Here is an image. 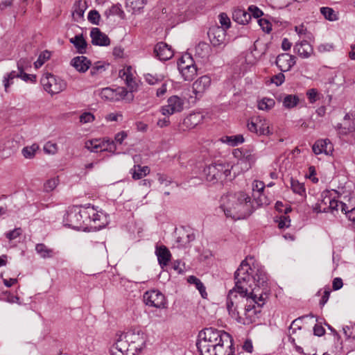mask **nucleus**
I'll return each mask as SVG.
<instances>
[{
    "mask_svg": "<svg viewBox=\"0 0 355 355\" xmlns=\"http://www.w3.org/2000/svg\"><path fill=\"white\" fill-rule=\"evenodd\" d=\"M104 15L107 19H108L110 16L114 15L119 16L121 19H124L125 17V12L122 10V7L120 3L112 5L110 8L105 11Z\"/></svg>",
    "mask_w": 355,
    "mask_h": 355,
    "instance_id": "nucleus-33",
    "label": "nucleus"
},
{
    "mask_svg": "<svg viewBox=\"0 0 355 355\" xmlns=\"http://www.w3.org/2000/svg\"><path fill=\"white\" fill-rule=\"evenodd\" d=\"M178 67L185 81H191L197 75L196 64L189 54H184L179 59Z\"/></svg>",
    "mask_w": 355,
    "mask_h": 355,
    "instance_id": "nucleus-7",
    "label": "nucleus"
},
{
    "mask_svg": "<svg viewBox=\"0 0 355 355\" xmlns=\"http://www.w3.org/2000/svg\"><path fill=\"white\" fill-rule=\"evenodd\" d=\"M248 269H250V263L246 259L234 272L235 286L229 291L226 302L230 316L245 325L256 322L261 313V308L256 305L254 299L247 297L250 285L254 282L253 278L248 274Z\"/></svg>",
    "mask_w": 355,
    "mask_h": 355,
    "instance_id": "nucleus-1",
    "label": "nucleus"
},
{
    "mask_svg": "<svg viewBox=\"0 0 355 355\" xmlns=\"http://www.w3.org/2000/svg\"><path fill=\"white\" fill-rule=\"evenodd\" d=\"M119 339L114 343V345L111 348V355H128V352H126L125 348L121 349L119 346Z\"/></svg>",
    "mask_w": 355,
    "mask_h": 355,
    "instance_id": "nucleus-60",
    "label": "nucleus"
},
{
    "mask_svg": "<svg viewBox=\"0 0 355 355\" xmlns=\"http://www.w3.org/2000/svg\"><path fill=\"white\" fill-rule=\"evenodd\" d=\"M312 150L315 155L325 153L329 155L333 150V146L329 139H320L315 141L312 147Z\"/></svg>",
    "mask_w": 355,
    "mask_h": 355,
    "instance_id": "nucleus-22",
    "label": "nucleus"
},
{
    "mask_svg": "<svg viewBox=\"0 0 355 355\" xmlns=\"http://www.w3.org/2000/svg\"><path fill=\"white\" fill-rule=\"evenodd\" d=\"M295 62V57L286 53L279 54L275 61L276 65L282 72L289 71Z\"/></svg>",
    "mask_w": 355,
    "mask_h": 355,
    "instance_id": "nucleus-13",
    "label": "nucleus"
},
{
    "mask_svg": "<svg viewBox=\"0 0 355 355\" xmlns=\"http://www.w3.org/2000/svg\"><path fill=\"white\" fill-rule=\"evenodd\" d=\"M232 166L227 162H214L204 168L206 180L213 183L225 180L230 175Z\"/></svg>",
    "mask_w": 355,
    "mask_h": 355,
    "instance_id": "nucleus-5",
    "label": "nucleus"
},
{
    "mask_svg": "<svg viewBox=\"0 0 355 355\" xmlns=\"http://www.w3.org/2000/svg\"><path fill=\"white\" fill-rule=\"evenodd\" d=\"M35 251L43 259L52 258L55 254L53 249L49 248L44 243H37Z\"/></svg>",
    "mask_w": 355,
    "mask_h": 355,
    "instance_id": "nucleus-34",
    "label": "nucleus"
},
{
    "mask_svg": "<svg viewBox=\"0 0 355 355\" xmlns=\"http://www.w3.org/2000/svg\"><path fill=\"white\" fill-rule=\"evenodd\" d=\"M275 104L274 99L264 97L258 101V108L261 110H269L274 107Z\"/></svg>",
    "mask_w": 355,
    "mask_h": 355,
    "instance_id": "nucleus-45",
    "label": "nucleus"
},
{
    "mask_svg": "<svg viewBox=\"0 0 355 355\" xmlns=\"http://www.w3.org/2000/svg\"><path fill=\"white\" fill-rule=\"evenodd\" d=\"M202 120V115L200 113H193L188 115L183 121V125L187 128H195Z\"/></svg>",
    "mask_w": 355,
    "mask_h": 355,
    "instance_id": "nucleus-32",
    "label": "nucleus"
},
{
    "mask_svg": "<svg viewBox=\"0 0 355 355\" xmlns=\"http://www.w3.org/2000/svg\"><path fill=\"white\" fill-rule=\"evenodd\" d=\"M40 83L44 89L51 95L59 94L67 87V83L64 80L50 73H44Z\"/></svg>",
    "mask_w": 355,
    "mask_h": 355,
    "instance_id": "nucleus-6",
    "label": "nucleus"
},
{
    "mask_svg": "<svg viewBox=\"0 0 355 355\" xmlns=\"http://www.w3.org/2000/svg\"><path fill=\"white\" fill-rule=\"evenodd\" d=\"M277 222L278 223L279 228L283 229L290 226L291 219L288 216H282Z\"/></svg>",
    "mask_w": 355,
    "mask_h": 355,
    "instance_id": "nucleus-62",
    "label": "nucleus"
},
{
    "mask_svg": "<svg viewBox=\"0 0 355 355\" xmlns=\"http://www.w3.org/2000/svg\"><path fill=\"white\" fill-rule=\"evenodd\" d=\"M118 346L121 349H124L125 348L126 352H128V355H136L145 347L135 342H126V338H124V337L121 336L119 338Z\"/></svg>",
    "mask_w": 355,
    "mask_h": 355,
    "instance_id": "nucleus-19",
    "label": "nucleus"
},
{
    "mask_svg": "<svg viewBox=\"0 0 355 355\" xmlns=\"http://www.w3.org/2000/svg\"><path fill=\"white\" fill-rule=\"evenodd\" d=\"M256 159L257 156L254 153V148H243V163L246 164V168H251L252 165L254 164Z\"/></svg>",
    "mask_w": 355,
    "mask_h": 355,
    "instance_id": "nucleus-30",
    "label": "nucleus"
},
{
    "mask_svg": "<svg viewBox=\"0 0 355 355\" xmlns=\"http://www.w3.org/2000/svg\"><path fill=\"white\" fill-rule=\"evenodd\" d=\"M109 66V64L105 62L98 61L94 63L92 67L90 73L92 76H96L106 70V68Z\"/></svg>",
    "mask_w": 355,
    "mask_h": 355,
    "instance_id": "nucleus-48",
    "label": "nucleus"
},
{
    "mask_svg": "<svg viewBox=\"0 0 355 355\" xmlns=\"http://www.w3.org/2000/svg\"><path fill=\"white\" fill-rule=\"evenodd\" d=\"M145 80L150 85H156L162 82V78L161 76L157 75L154 76L150 73H148L144 76Z\"/></svg>",
    "mask_w": 355,
    "mask_h": 355,
    "instance_id": "nucleus-58",
    "label": "nucleus"
},
{
    "mask_svg": "<svg viewBox=\"0 0 355 355\" xmlns=\"http://www.w3.org/2000/svg\"><path fill=\"white\" fill-rule=\"evenodd\" d=\"M31 61L28 58H21L17 62V67L19 72L24 71L26 69L31 67Z\"/></svg>",
    "mask_w": 355,
    "mask_h": 355,
    "instance_id": "nucleus-57",
    "label": "nucleus"
},
{
    "mask_svg": "<svg viewBox=\"0 0 355 355\" xmlns=\"http://www.w3.org/2000/svg\"><path fill=\"white\" fill-rule=\"evenodd\" d=\"M121 336L126 338V342H135L144 347L146 345V336L141 330L130 329Z\"/></svg>",
    "mask_w": 355,
    "mask_h": 355,
    "instance_id": "nucleus-16",
    "label": "nucleus"
},
{
    "mask_svg": "<svg viewBox=\"0 0 355 355\" xmlns=\"http://www.w3.org/2000/svg\"><path fill=\"white\" fill-rule=\"evenodd\" d=\"M78 210L80 211L81 221L83 223V227L85 225H91L89 218V214L91 213L89 211V206L78 207Z\"/></svg>",
    "mask_w": 355,
    "mask_h": 355,
    "instance_id": "nucleus-47",
    "label": "nucleus"
},
{
    "mask_svg": "<svg viewBox=\"0 0 355 355\" xmlns=\"http://www.w3.org/2000/svg\"><path fill=\"white\" fill-rule=\"evenodd\" d=\"M38 149V146L34 144L31 146H26L23 148L22 154L24 157L27 159H31L35 156V152Z\"/></svg>",
    "mask_w": 355,
    "mask_h": 355,
    "instance_id": "nucleus-54",
    "label": "nucleus"
},
{
    "mask_svg": "<svg viewBox=\"0 0 355 355\" xmlns=\"http://www.w3.org/2000/svg\"><path fill=\"white\" fill-rule=\"evenodd\" d=\"M146 4V0H126L125 6L132 14H139Z\"/></svg>",
    "mask_w": 355,
    "mask_h": 355,
    "instance_id": "nucleus-29",
    "label": "nucleus"
},
{
    "mask_svg": "<svg viewBox=\"0 0 355 355\" xmlns=\"http://www.w3.org/2000/svg\"><path fill=\"white\" fill-rule=\"evenodd\" d=\"M66 225L73 229H80L84 227L81 221V216L78 207H74L67 211L64 217Z\"/></svg>",
    "mask_w": 355,
    "mask_h": 355,
    "instance_id": "nucleus-11",
    "label": "nucleus"
},
{
    "mask_svg": "<svg viewBox=\"0 0 355 355\" xmlns=\"http://www.w3.org/2000/svg\"><path fill=\"white\" fill-rule=\"evenodd\" d=\"M94 116L90 112H84L80 116V121L82 123H87L94 121Z\"/></svg>",
    "mask_w": 355,
    "mask_h": 355,
    "instance_id": "nucleus-64",
    "label": "nucleus"
},
{
    "mask_svg": "<svg viewBox=\"0 0 355 355\" xmlns=\"http://www.w3.org/2000/svg\"><path fill=\"white\" fill-rule=\"evenodd\" d=\"M87 19L92 24L98 25L101 15L97 10H92L88 13Z\"/></svg>",
    "mask_w": 355,
    "mask_h": 355,
    "instance_id": "nucleus-56",
    "label": "nucleus"
},
{
    "mask_svg": "<svg viewBox=\"0 0 355 355\" xmlns=\"http://www.w3.org/2000/svg\"><path fill=\"white\" fill-rule=\"evenodd\" d=\"M71 65L80 73L86 72L92 66L91 61L85 56L80 55L74 57L71 60Z\"/></svg>",
    "mask_w": 355,
    "mask_h": 355,
    "instance_id": "nucleus-21",
    "label": "nucleus"
},
{
    "mask_svg": "<svg viewBox=\"0 0 355 355\" xmlns=\"http://www.w3.org/2000/svg\"><path fill=\"white\" fill-rule=\"evenodd\" d=\"M211 53V49L209 44L205 42H200L196 46V55L202 58L207 59Z\"/></svg>",
    "mask_w": 355,
    "mask_h": 355,
    "instance_id": "nucleus-28",
    "label": "nucleus"
},
{
    "mask_svg": "<svg viewBox=\"0 0 355 355\" xmlns=\"http://www.w3.org/2000/svg\"><path fill=\"white\" fill-rule=\"evenodd\" d=\"M248 274L252 277L254 279V282L250 285V292L247 295L248 297H252L256 302V305L258 308L261 307L264 305L266 297L263 296V293L259 294L257 293V287H264L266 285L268 277L265 271L262 268H252L250 266V269H248Z\"/></svg>",
    "mask_w": 355,
    "mask_h": 355,
    "instance_id": "nucleus-4",
    "label": "nucleus"
},
{
    "mask_svg": "<svg viewBox=\"0 0 355 355\" xmlns=\"http://www.w3.org/2000/svg\"><path fill=\"white\" fill-rule=\"evenodd\" d=\"M144 302L146 305L157 309L166 307V300L164 294L158 290H151L144 293Z\"/></svg>",
    "mask_w": 355,
    "mask_h": 355,
    "instance_id": "nucleus-8",
    "label": "nucleus"
},
{
    "mask_svg": "<svg viewBox=\"0 0 355 355\" xmlns=\"http://www.w3.org/2000/svg\"><path fill=\"white\" fill-rule=\"evenodd\" d=\"M248 10L251 17L253 16L256 19L261 17L263 15V11L254 5L250 6Z\"/></svg>",
    "mask_w": 355,
    "mask_h": 355,
    "instance_id": "nucleus-59",
    "label": "nucleus"
},
{
    "mask_svg": "<svg viewBox=\"0 0 355 355\" xmlns=\"http://www.w3.org/2000/svg\"><path fill=\"white\" fill-rule=\"evenodd\" d=\"M255 209L250 198L244 192H238L228 197L223 205V210L227 217L234 220L244 219L248 217Z\"/></svg>",
    "mask_w": 355,
    "mask_h": 355,
    "instance_id": "nucleus-3",
    "label": "nucleus"
},
{
    "mask_svg": "<svg viewBox=\"0 0 355 355\" xmlns=\"http://www.w3.org/2000/svg\"><path fill=\"white\" fill-rule=\"evenodd\" d=\"M232 19L240 24H246L251 19L250 14L245 10L241 8H236L232 12Z\"/></svg>",
    "mask_w": 355,
    "mask_h": 355,
    "instance_id": "nucleus-25",
    "label": "nucleus"
},
{
    "mask_svg": "<svg viewBox=\"0 0 355 355\" xmlns=\"http://www.w3.org/2000/svg\"><path fill=\"white\" fill-rule=\"evenodd\" d=\"M320 13L324 16V19L328 21H335L338 19V13L331 8L322 7L320 8Z\"/></svg>",
    "mask_w": 355,
    "mask_h": 355,
    "instance_id": "nucleus-40",
    "label": "nucleus"
},
{
    "mask_svg": "<svg viewBox=\"0 0 355 355\" xmlns=\"http://www.w3.org/2000/svg\"><path fill=\"white\" fill-rule=\"evenodd\" d=\"M291 189L294 193L300 196H303L305 193L304 184L293 179L291 180Z\"/></svg>",
    "mask_w": 355,
    "mask_h": 355,
    "instance_id": "nucleus-52",
    "label": "nucleus"
},
{
    "mask_svg": "<svg viewBox=\"0 0 355 355\" xmlns=\"http://www.w3.org/2000/svg\"><path fill=\"white\" fill-rule=\"evenodd\" d=\"M155 254L157 257L159 264L162 268L167 266L171 260V252L165 245L156 247Z\"/></svg>",
    "mask_w": 355,
    "mask_h": 355,
    "instance_id": "nucleus-24",
    "label": "nucleus"
},
{
    "mask_svg": "<svg viewBox=\"0 0 355 355\" xmlns=\"http://www.w3.org/2000/svg\"><path fill=\"white\" fill-rule=\"evenodd\" d=\"M300 103V98L296 95L288 94L283 100V105L287 109H291L297 106Z\"/></svg>",
    "mask_w": 355,
    "mask_h": 355,
    "instance_id": "nucleus-42",
    "label": "nucleus"
},
{
    "mask_svg": "<svg viewBox=\"0 0 355 355\" xmlns=\"http://www.w3.org/2000/svg\"><path fill=\"white\" fill-rule=\"evenodd\" d=\"M59 184V180L58 178H53L48 180L44 184V191L49 193L53 191Z\"/></svg>",
    "mask_w": 355,
    "mask_h": 355,
    "instance_id": "nucleus-50",
    "label": "nucleus"
},
{
    "mask_svg": "<svg viewBox=\"0 0 355 355\" xmlns=\"http://www.w3.org/2000/svg\"><path fill=\"white\" fill-rule=\"evenodd\" d=\"M187 281L189 284H194L196 286V288L199 291L203 298L207 295L205 286L200 279L197 278L196 276L191 275L188 277Z\"/></svg>",
    "mask_w": 355,
    "mask_h": 355,
    "instance_id": "nucleus-39",
    "label": "nucleus"
},
{
    "mask_svg": "<svg viewBox=\"0 0 355 355\" xmlns=\"http://www.w3.org/2000/svg\"><path fill=\"white\" fill-rule=\"evenodd\" d=\"M101 152L107 151L110 153H114L116 150V146L114 140H111L109 138L101 139Z\"/></svg>",
    "mask_w": 355,
    "mask_h": 355,
    "instance_id": "nucleus-44",
    "label": "nucleus"
},
{
    "mask_svg": "<svg viewBox=\"0 0 355 355\" xmlns=\"http://www.w3.org/2000/svg\"><path fill=\"white\" fill-rule=\"evenodd\" d=\"M87 8L85 1L77 0L73 6L72 17L74 21H79L84 17L85 10Z\"/></svg>",
    "mask_w": 355,
    "mask_h": 355,
    "instance_id": "nucleus-26",
    "label": "nucleus"
},
{
    "mask_svg": "<svg viewBox=\"0 0 355 355\" xmlns=\"http://www.w3.org/2000/svg\"><path fill=\"white\" fill-rule=\"evenodd\" d=\"M119 76L125 82L127 87L134 92L137 89V83L134 80L132 69L130 66L119 71Z\"/></svg>",
    "mask_w": 355,
    "mask_h": 355,
    "instance_id": "nucleus-23",
    "label": "nucleus"
},
{
    "mask_svg": "<svg viewBox=\"0 0 355 355\" xmlns=\"http://www.w3.org/2000/svg\"><path fill=\"white\" fill-rule=\"evenodd\" d=\"M118 346L121 349H124L125 348L126 352H128V355H136L145 347L135 342H126V338H124V337L121 336L119 338Z\"/></svg>",
    "mask_w": 355,
    "mask_h": 355,
    "instance_id": "nucleus-18",
    "label": "nucleus"
},
{
    "mask_svg": "<svg viewBox=\"0 0 355 355\" xmlns=\"http://www.w3.org/2000/svg\"><path fill=\"white\" fill-rule=\"evenodd\" d=\"M101 139H94L87 141L85 144V147L91 152L97 153L101 152Z\"/></svg>",
    "mask_w": 355,
    "mask_h": 355,
    "instance_id": "nucleus-43",
    "label": "nucleus"
},
{
    "mask_svg": "<svg viewBox=\"0 0 355 355\" xmlns=\"http://www.w3.org/2000/svg\"><path fill=\"white\" fill-rule=\"evenodd\" d=\"M50 58V52L48 51H43L41 53L37 60L34 62L35 68L41 67L44 62Z\"/></svg>",
    "mask_w": 355,
    "mask_h": 355,
    "instance_id": "nucleus-53",
    "label": "nucleus"
},
{
    "mask_svg": "<svg viewBox=\"0 0 355 355\" xmlns=\"http://www.w3.org/2000/svg\"><path fill=\"white\" fill-rule=\"evenodd\" d=\"M211 83L210 76L205 75L198 78L192 85L193 92L196 98H200L209 88Z\"/></svg>",
    "mask_w": 355,
    "mask_h": 355,
    "instance_id": "nucleus-12",
    "label": "nucleus"
},
{
    "mask_svg": "<svg viewBox=\"0 0 355 355\" xmlns=\"http://www.w3.org/2000/svg\"><path fill=\"white\" fill-rule=\"evenodd\" d=\"M252 194L255 193L263 192L265 189V184L262 181L254 180L252 182Z\"/></svg>",
    "mask_w": 355,
    "mask_h": 355,
    "instance_id": "nucleus-61",
    "label": "nucleus"
},
{
    "mask_svg": "<svg viewBox=\"0 0 355 355\" xmlns=\"http://www.w3.org/2000/svg\"><path fill=\"white\" fill-rule=\"evenodd\" d=\"M318 92L316 89L312 88L306 92V96L310 103H313L318 100Z\"/></svg>",
    "mask_w": 355,
    "mask_h": 355,
    "instance_id": "nucleus-63",
    "label": "nucleus"
},
{
    "mask_svg": "<svg viewBox=\"0 0 355 355\" xmlns=\"http://www.w3.org/2000/svg\"><path fill=\"white\" fill-rule=\"evenodd\" d=\"M222 141L230 146L234 147L243 144L245 141V139L243 135H236L232 136H225L222 139Z\"/></svg>",
    "mask_w": 355,
    "mask_h": 355,
    "instance_id": "nucleus-41",
    "label": "nucleus"
},
{
    "mask_svg": "<svg viewBox=\"0 0 355 355\" xmlns=\"http://www.w3.org/2000/svg\"><path fill=\"white\" fill-rule=\"evenodd\" d=\"M154 54L159 60L166 61L173 56V51L166 43L162 42L155 46Z\"/></svg>",
    "mask_w": 355,
    "mask_h": 355,
    "instance_id": "nucleus-14",
    "label": "nucleus"
},
{
    "mask_svg": "<svg viewBox=\"0 0 355 355\" xmlns=\"http://www.w3.org/2000/svg\"><path fill=\"white\" fill-rule=\"evenodd\" d=\"M69 42L73 44L78 53L84 54L86 53L87 43L82 34L76 35L75 37L71 38Z\"/></svg>",
    "mask_w": 355,
    "mask_h": 355,
    "instance_id": "nucleus-27",
    "label": "nucleus"
},
{
    "mask_svg": "<svg viewBox=\"0 0 355 355\" xmlns=\"http://www.w3.org/2000/svg\"><path fill=\"white\" fill-rule=\"evenodd\" d=\"M89 213H91L89 214L90 223L92 222H93L95 227H102L103 225L98 223L101 215L98 214V212L94 208V207H91L89 205Z\"/></svg>",
    "mask_w": 355,
    "mask_h": 355,
    "instance_id": "nucleus-49",
    "label": "nucleus"
},
{
    "mask_svg": "<svg viewBox=\"0 0 355 355\" xmlns=\"http://www.w3.org/2000/svg\"><path fill=\"white\" fill-rule=\"evenodd\" d=\"M92 43L96 46H107L110 44L108 36L103 33L98 28H92L90 31Z\"/></svg>",
    "mask_w": 355,
    "mask_h": 355,
    "instance_id": "nucleus-15",
    "label": "nucleus"
},
{
    "mask_svg": "<svg viewBox=\"0 0 355 355\" xmlns=\"http://www.w3.org/2000/svg\"><path fill=\"white\" fill-rule=\"evenodd\" d=\"M321 199L315 204L313 211L316 213L329 212L332 197L329 195V191L323 192L321 195Z\"/></svg>",
    "mask_w": 355,
    "mask_h": 355,
    "instance_id": "nucleus-20",
    "label": "nucleus"
},
{
    "mask_svg": "<svg viewBox=\"0 0 355 355\" xmlns=\"http://www.w3.org/2000/svg\"><path fill=\"white\" fill-rule=\"evenodd\" d=\"M247 128L250 132L255 133L257 135L259 136L257 116L251 118V119L248 121Z\"/></svg>",
    "mask_w": 355,
    "mask_h": 355,
    "instance_id": "nucleus-55",
    "label": "nucleus"
},
{
    "mask_svg": "<svg viewBox=\"0 0 355 355\" xmlns=\"http://www.w3.org/2000/svg\"><path fill=\"white\" fill-rule=\"evenodd\" d=\"M133 92H128L126 88L123 87H120L116 89V97L117 98V101L121 100H125L127 102L130 103L133 101L134 95L132 94Z\"/></svg>",
    "mask_w": 355,
    "mask_h": 355,
    "instance_id": "nucleus-37",
    "label": "nucleus"
},
{
    "mask_svg": "<svg viewBox=\"0 0 355 355\" xmlns=\"http://www.w3.org/2000/svg\"><path fill=\"white\" fill-rule=\"evenodd\" d=\"M196 346L198 350L202 349L205 355H210L209 349L211 347L220 355L224 350L234 349L230 334L212 327L200 331Z\"/></svg>",
    "mask_w": 355,
    "mask_h": 355,
    "instance_id": "nucleus-2",
    "label": "nucleus"
},
{
    "mask_svg": "<svg viewBox=\"0 0 355 355\" xmlns=\"http://www.w3.org/2000/svg\"><path fill=\"white\" fill-rule=\"evenodd\" d=\"M218 20L221 25L220 27H222L224 30L227 31L231 27L230 19L225 12L219 14Z\"/></svg>",
    "mask_w": 355,
    "mask_h": 355,
    "instance_id": "nucleus-51",
    "label": "nucleus"
},
{
    "mask_svg": "<svg viewBox=\"0 0 355 355\" xmlns=\"http://www.w3.org/2000/svg\"><path fill=\"white\" fill-rule=\"evenodd\" d=\"M194 239L195 235L193 233L189 234L185 231H183L182 233L180 232V235L177 237L176 241L180 247L186 248L189 243Z\"/></svg>",
    "mask_w": 355,
    "mask_h": 355,
    "instance_id": "nucleus-38",
    "label": "nucleus"
},
{
    "mask_svg": "<svg viewBox=\"0 0 355 355\" xmlns=\"http://www.w3.org/2000/svg\"><path fill=\"white\" fill-rule=\"evenodd\" d=\"M100 95L102 98L111 101H117V98L116 97V89H113L110 87L103 88L102 89Z\"/></svg>",
    "mask_w": 355,
    "mask_h": 355,
    "instance_id": "nucleus-46",
    "label": "nucleus"
},
{
    "mask_svg": "<svg viewBox=\"0 0 355 355\" xmlns=\"http://www.w3.org/2000/svg\"><path fill=\"white\" fill-rule=\"evenodd\" d=\"M149 173L150 168L147 166H141L140 165H134L133 168L130 171L132 178L135 180L141 179L149 174Z\"/></svg>",
    "mask_w": 355,
    "mask_h": 355,
    "instance_id": "nucleus-31",
    "label": "nucleus"
},
{
    "mask_svg": "<svg viewBox=\"0 0 355 355\" xmlns=\"http://www.w3.org/2000/svg\"><path fill=\"white\" fill-rule=\"evenodd\" d=\"M257 120L259 125V133L261 135H270L272 134L270 130L269 122L263 117L260 116H257Z\"/></svg>",
    "mask_w": 355,
    "mask_h": 355,
    "instance_id": "nucleus-36",
    "label": "nucleus"
},
{
    "mask_svg": "<svg viewBox=\"0 0 355 355\" xmlns=\"http://www.w3.org/2000/svg\"><path fill=\"white\" fill-rule=\"evenodd\" d=\"M293 51L302 58H308L313 53L312 46L306 40L297 42L293 47Z\"/></svg>",
    "mask_w": 355,
    "mask_h": 355,
    "instance_id": "nucleus-17",
    "label": "nucleus"
},
{
    "mask_svg": "<svg viewBox=\"0 0 355 355\" xmlns=\"http://www.w3.org/2000/svg\"><path fill=\"white\" fill-rule=\"evenodd\" d=\"M227 31L220 26L214 25L209 28L207 35L211 44L214 46H220L225 44Z\"/></svg>",
    "mask_w": 355,
    "mask_h": 355,
    "instance_id": "nucleus-10",
    "label": "nucleus"
},
{
    "mask_svg": "<svg viewBox=\"0 0 355 355\" xmlns=\"http://www.w3.org/2000/svg\"><path fill=\"white\" fill-rule=\"evenodd\" d=\"M254 198L252 203L255 209L261 206H266L270 203V200L263 193V192L255 193L252 194Z\"/></svg>",
    "mask_w": 355,
    "mask_h": 355,
    "instance_id": "nucleus-35",
    "label": "nucleus"
},
{
    "mask_svg": "<svg viewBox=\"0 0 355 355\" xmlns=\"http://www.w3.org/2000/svg\"><path fill=\"white\" fill-rule=\"evenodd\" d=\"M184 101L182 98L174 95L167 100V104L160 108L161 113L164 116H171L183 110Z\"/></svg>",
    "mask_w": 355,
    "mask_h": 355,
    "instance_id": "nucleus-9",
    "label": "nucleus"
}]
</instances>
